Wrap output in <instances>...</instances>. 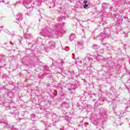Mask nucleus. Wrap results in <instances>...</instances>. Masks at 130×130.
<instances>
[{
  "instance_id": "1",
  "label": "nucleus",
  "mask_w": 130,
  "mask_h": 130,
  "mask_svg": "<svg viewBox=\"0 0 130 130\" xmlns=\"http://www.w3.org/2000/svg\"><path fill=\"white\" fill-rule=\"evenodd\" d=\"M87 7H88V5L85 4L84 5V8L87 9Z\"/></svg>"
},
{
  "instance_id": "2",
  "label": "nucleus",
  "mask_w": 130,
  "mask_h": 130,
  "mask_svg": "<svg viewBox=\"0 0 130 130\" xmlns=\"http://www.w3.org/2000/svg\"><path fill=\"white\" fill-rule=\"evenodd\" d=\"M83 4H84V5H86V4H88V2H87V1H84V2H83Z\"/></svg>"
}]
</instances>
